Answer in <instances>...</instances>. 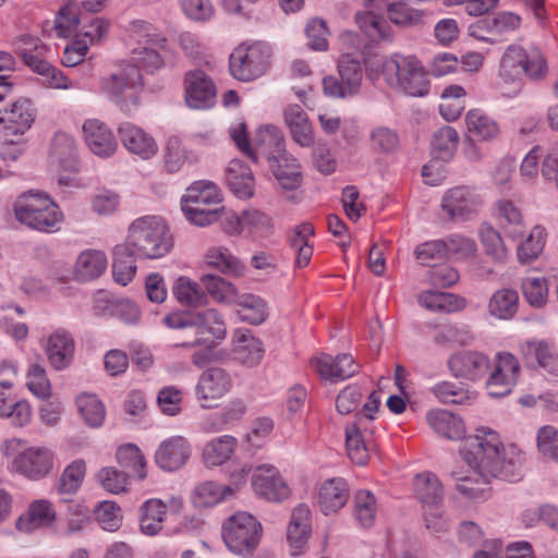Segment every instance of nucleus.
<instances>
[{"instance_id": "f257e3e1", "label": "nucleus", "mask_w": 558, "mask_h": 558, "mask_svg": "<svg viewBox=\"0 0 558 558\" xmlns=\"http://www.w3.org/2000/svg\"><path fill=\"white\" fill-rule=\"evenodd\" d=\"M463 460L477 472L481 481L473 477H459L457 490L469 500L488 498L487 484L490 477L505 481H517L521 476L523 452L514 445L504 447L498 434L492 429L478 428L474 436L469 437L460 449Z\"/></svg>"}, {"instance_id": "f03ea898", "label": "nucleus", "mask_w": 558, "mask_h": 558, "mask_svg": "<svg viewBox=\"0 0 558 558\" xmlns=\"http://www.w3.org/2000/svg\"><path fill=\"white\" fill-rule=\"evenodd\" d=\"M122 244L138 258L157 259L171 251L173 240L168 225L161 217L144 216L129 226L125 242Z\"/></svg>"}, {"instance_id": "7ed1b4c3", "label": "nucleus", "mask_w": 558, "mask_h": 558, "mask_svg": "<svg viewBox=\"0 0 558 558\" xmlns=\"http://www.w3.org/2000/svg\"><path fill=\"white\" fill-rule=\"evenodd\" d=\"M547 71L546 59L537 47L525 49L519 44H511L500 59L498 76L505 86L511 87L509 94L517 95L523 75L532 81H541Z\"/></svg>"}, {"instance_id": "20e7f679", "label": "nucleus", "mask_w": 558, "mask_h": 558, "mask_svg": "<svg viewBox=\"0 0 558 558\" xmlns=\"http://www.w3.org/2000/svg\"><path fill=\"white\" fill-rule=\"evenodd\" d=\"M100 92L122 112L132 114L141 105L144 81L136 65L124 62L101 77Z\"/></svg>"}, {"instance_id": "39448f33", "label": "nucleus", "mask_w": 558, "mask_h": 558, "mask_svg": "<svg viewBox=\"0 0 558 558\" xmlns=\"http://www.w3.org/2000/svg\"><path fill=\"white\" fill-rule=\"evenodd\" d=\"M381 74L393 89L412 97L428 94V74L418 59L413 56L393 54L381 63Z\"/></svg>"}, {"instance_id": "423d86ee", "label": "nucleus", "mask_w": 558, "mask_h": 558, "mask_svg": "<svg viewBox=\"0 0 558 558\" xmlns=\"http://www.w3.org/2000/svg\"><path fill=\"white\" fill-rule=\"evenodd\" d=\"M165 324L171 329H189L195 335L194 340L182 341L175 347L195 348L211 342V339L221 340L227 335L226 324L221 314L214 308L204 312H177L163 318Z\"/></svg>"}, {"instance_id": "0eeeda50", "label": "nucleus", "mask_w": 558, "mask_h": 558, "mask_svg": "<svg viewBox=\"0 0 558 558\" xmlns=\"http://www.w3.org/2000/svg\"><path fill=\"white\" fill-rule=\"evenodd\" d=\"M16 219L31 229L40 232H56L63 220L59 206L46 194L27 192L14 204Z\"/></svg>"}, {"instance_id": "6e6552de", "label": "nucleus", "mask_w": 558, "mask_h": 558, "mask_svg": "<svg viewBox=\"0 0 558 558\" xmlns=\"http://www.w3.org/2000/svg\"><path fill=\"white\" fill-rule=\"evenodd\" d=\"M220 202L221 194L215 183L196 181L187 187L182 196L181 207L190 222L198 227H206L219 219L220 208L218 205Z\"/></svg>"}, {"instance_id": "1a4fd4ad", "label": "nucleus", "mask_w": 558, "mask_h": 558, "mask_svg": "<svg viewBox=\"0 0 558 558\" xmlns=\"http://www.w3.org/2000/svg\"><path fill=\"white\" fill-rule=\"evenodd\" d=\"M16 51L24 63L41 76L43 84L49 88H77V84L69 80L63 72L52 65L46 58L49 48L31 35H23L16 43Z\"/></svg>"}, {"instance_id": "9d476101", "label": "nucleus", "mask_w": 558, "mask_h": 558, "mask_svg": "<svg viewBox=\"0 0 558 558\" xmlns=\"http://www.w3.org/2000/svg\"><path fill=\"white\" fill-rule=\"evenodd\" d=\"M263 534L259 521L246 511H238L225 520L221 535L230 551L251 556L257 548Z\"/></svg>"}, {"instance_id": "9b49d317", "label": "nucleus", "mask_w": 558, "mask_h": 558, "mask_svg": "<svg viewBox=\"0 0 558 558\" xmlns=\"http://www.w3.org/2000/svg\"><path fill=\"white\" fill-rule=\"evenodd\" d=\"M269 59L270 47L268 45L264 43L242 44L230 54V73L239 81H253L266 72Z\"/></svg>"}, {"instance_id": "f8f14e48", "label": "nucleus", "mask_w": 558, "mask_h": 558, "mask_svg": "<svg viewBox=\"0 0 558 558\" xmlns=\"http://www.w3.org/2000/svg\"><path fill=\"white\" fill-rule=\"evenodd\" d=\"M482 205V196L475 189L459 185L444 193L440 207L448 221L462 222L477 215Z\"/></svg>"}, {"instance_id": "ddd939ff", "label": "nucleus", "mask_w": 558, "mask_h": 558, "mask_svg": "<svg viewBox=\"0 0 558 558\" xmlns=\"http://www.w3.org/2000/svg\"><path fill=\"white\" fill-rule=\"evenodd\" d=\"M519 352L526 367L558 377V350L550 339L531 338L519 345Z\"/></svg>"}, {"instance_id": "4468645a", "label": "nucleus", "mask_w": 558, "mask_h": 558, "mask_svg": "<svg viewBox=\"0 0 558 558\" xmlns=\"http://www.w3.org/2000/svg\"><path fill=\"white\" fill-rule=\"evenodd\" d=\"M520 374L521 365L518 359L510 352H498L493 371L486 381L488 395L494 398L509 395L517 385Z\"/></svg>"}, {"instance_id": "2eb2a0df", "label": "nucleus", "mask_w": 558, "mask_h": 558, "mask_svg": "<svg viewBox=\"0 0 558 558\" xmlns=\"http://www.w3.org/2000/svg\"><path fill=\"white\" fill-rule=\"evenodd\" d=\"M231 375L223 368L209 367L204 371L195 386L196 399L203 409H211L232 388Z\"/></svg>"}, {"instance_id": "dca6fc26", "label": "nucleus", "mask_w": 558, "mask_h": 558, "mask_svg": "<svg viewBox=\"0 0 558 558\" xmlns=\"http://www.w3.org/2000/svg\"><path fill=\"white\" fill-rule=\"evenodd\" d=\"M252 487L258 497L271 502H282L291 494L287 481L278 469L270 464H263L255 469L252 475Z\"/></svg>"}, {"instance_id": "f3484780", "label": "nucleus", "mask_w": 558, "mask_h": 558, "mask_svg": "<svg viewBox=\"0 0 558 558\" xmlns=\"http://www.w3.org/2000/svg\"><path fill=\"white\" fill-rule=\"evenodd\" d=\"M49 365L57 372L70 367L74 360L75 341L70 331L58 328L40 340Z\"/></svg>"}, {"instance_id": "a211bd4d", "label": "nucleus", "mask_w": 558, "mask_h": 558, "mask_svg": "<svg viewBox=\"0 0 558 558\" xmlns=\"http://www.w3.org/2000/svg\"><path fill=\"white\" fill-rule=\"evenodd\" d=\"M53 460V453L49 448L29 447L14 458L13 468L23 476L38 481L50 473Z\"/></svg>"}, {"instance_id": "6ab92c4d", "label": "nucleus", "mask_w": 558, "mask_h": 558, "mask_svg": "<svg viewBox=\"0 0 558 558\" xmlns=\"http://www.w3.org/2000/svg\"><path fill=\"white\" fill-rule=\"evenodd\" d=\"M217 89L213 80L202 70H192L184 77V96L192 109H207L216 102Z\"/></svg>"}, {"instance_id": "aec40b11", "label": "nucleus", "mask_w": 558, "mask_h": 558, "mask_svg": "<svg viewBox=\"0 0 558 558\" xmlns=\"http://www.w3.org/2000/svg\"><path fill=\"white\" fill-rule=\"evenodd\" d=\"M118 135L123 147L142 160H149L158 153V144L151 134L132 122H122Z\"/></svg>"}, {"instance_id": "412c9836", "label": "nucleus", "mask_w": 558, "mask_h": 558, "mask_svg": "<svg viewBox=\"0 0 558 558\" xmlns=\"http://www.w3.org/2000/svg\"><path fill=\"white\" fill-rule=\"evenodd\" d=\"M448 366L454 377L475 381L485 377L490 368V361L482 352L465 350L452 354Z\"/></svg>"}, {"instance_id": "4be33fe9", "label": "nucleus", "mask_w": 558, "mask_h": 558, "mask_svg": "<svg viewBox=\"0 0 558 558\" xmlns=\"http://www.w3.org/2000/svg\"><path fill=\"white\" fill-rule=\"evenodd\" d=\"M521 16L512 12H500L494 17L482 19L471 25L470 33L478 40L495 44L496 36L518 29Z\"/></svg>"}, {"instance_id": "5701e85b", "label": "nucleus", "mask_w": 558, "mask_h": 558, "mask_svg": "<svg viewBox=\"0 0 558 558\" xmlns=\"http://www.w3.org/2000/svg\"><path fill=\"white\" fill-rule=\"evenodd\" d=\"M192 448L183 436L165 439L155 452V462L163 471L173 472L181 469L190 459Z\"/></svg>"}, {"instance_id": "b1692460", "label": "nucleus", "mask_w": 558, "mask_h": 558, "mask_svg": "<svg viewBox=\"0 0 558 558\" xmlns=\"http://www.w3.org/2000/svg\"><path fill=\"white\" fill-rule=\"evenodd\" d=\"M252 147L255 157L253 160L264 157L270 165L287 155L282 132L275 125L257 129Z\"/></svg>"}, {"instance_id": "393cba45", "label": "nucleus", "mask_w": 558, "mask_h": 558, "mask_svg": "<svg viewBox=\"0 0 558 558\" xmlns=\"http://www.w3.org/2000/svg\"><path fill=\"white\" fill-rule=\"evenodd\" d=\"M83 134L88 148L98 157L109 158L118 148L112 131L98 119L86 120L83 124Z\"/></svg>"}, {"instance_id": "a878e982", "label": "nucleus", "mask_w": 558, "mask_h": 558, "mask_svg": "<svg viewBox=\"0 0 558 558\" xmlns=\"http://www.w3.org/2000/svg\"><path fill=\"white\" fill-rule=\"evenodd\" d=\"M35 120L31 102L19 99L9 108L0 110V125L5 135H23L28 131Z\"/></svg>"}, {"instance_id": "bb28decb", "label": "nucleus", "mask_w": 558, "mask_h": 558, "mask_svg": "<svg viewBox=\"0 0 558 558\" xmlns=\"http://www.w3.org/2000/svg\"><path fill=\"white\" fill-rule=\"evenodd\" d=\"M313 363L320 377L332 383L345 380L359 372V365L354 362L352 355L345 353L336 357L323 354Z\"/></svg>"}, {"instance_id": "cd10ccee", "label": "nucleus", "mask_w": 558, "mask_h": 558, "mask_svg": "<svg viewBox=\"0 0 558 558\" xmlns=\"http://www.w3.org/2000/svg\"><path fill=\"white\" fill-rule=\"evenodd\" d=\"M345 447L348 457L357 465H365L373 449L372 432L365 424L354 422L345 427Z\"/></svg>"}, {"instance_id": "c85d7f7f", "label": "nucleus", "mask_w": 558, "mask_h": 558, "mask_svg": "<svg viewBox=\"0 0 558 558\" xmlns=\"http://www.w3.org/2000/svg\"><path fill=\"white\" fill-rule=\"evenodd\" d=\"M349 500V485L341 477L325 481L319 487L317 505L325 515L338 512Z\"/></svg>"}, {"instance_id": "c756f323", "label": "nucleus", "mask_w": 558, "mask_h": 558, "mask_svg": "<svg viewBox=\"0 0 558 558\" xmlns=\"http://www.w3.org/2000/svg\"><path fill=\"white\" fill-rule=\"evenodd\" d=\"M235 359L242 364L254 366L264 356L262 341L255 338L250 329H236L232 337Z\"/></svg>"}, {"instance_id": "7c9ffc66", "label": "nucleus", "mask_w": 558, "mask_h": 558, "mask_svg": "<svg viewBox=\"0 0 558 558\" xmlns=\"http://www.w3.org/2000/svg\"><path fill=\"white\" fill-rule=\"evenodd\" d=\"M284 121L292 138L302 147H311L314 142L312 124L306 112L299 105H290L284 110Z\"/></svg>"}, {"instance_id": "2f4dec72", "label": "nucleus", "mask_w": 558, "mask_h": 558, "mask_svg": "<svg viewBox=\"0 0 558 558\" xmlns=\"http://www.w3.org/2000/svg\"><path fill=\"white\" fill-rule=\"evenodd\" d=\"M56 519V511L52 505L45 499L31 504L27 512L16 521V529L21 532H32L38 527L50 525Z\"/></svg>"}, {"instance_id": "473e14b6", "label": "nucleus", "mask_w": 558, "mask_h": 558, "mask_svg": "<svg viewBox=\"0 0 558 558\" xmlns=\"http://www.w3.org/2000/svg\"><path fill=\"white\" fill-rule=\"evenodd\" d=\"M167 514L166 504L157 498L146 500L138 509L140 531L146 536H155L162 530Z\"/></svg>"}, {"instance_id": "72a5a7b5", "label": "nucleus", "mask_w": 558, "mask_h": 558, "mask_svg": "<svg viewBox=\"0 0 558 558\" xmlns=\"http://www.w3.org/2000/svg\"><path fill=\"white\" fill-rule=\"evenodd\" d=\"M108 259L99 250H85L76 259L74 276L80 281H90L99 278L107 269Z\"/></svg>"}, {"instance_id": "f704fd0d", "label": "nucleus", "mask_w": 558, "mask_h": 558, "mask_svg": "<svg viewBox=\"0 0 558 558\" xmlns=\"http://www.w3.org/2000/svg\"><path fill=\"white\" fill-rule=\"evenodd\" d=\"M226 181L230 190L239 198H248L254 192V178L248 166L240 160L230 161L227 168Z\"/></svg>"}, {"instance_id": "c9c22d12", "label": "nucleus", "mask_w": 558, "mask_h": 558, "mask_svg": "<svg viewBox=\"0 0 558 558\" xmlns=\"http://www.w3.org/2000/svg\"><path fill=\"white\" fill-rule=\"evenodd\" d=\"M519 310V294L514 289L501 288L495 291L488 300L487 312L490 316L509 320Z\"/></svg>"}, {"instance_id": "e433bc0d", "label": "nucleus", "mask_w": 558, "mask_h": 558, "mask_svg": "<svg viewBox=\"0 0 558 558\" xmlns=\"http://www.w3.org/2000/svg\"><path fill=\"white\" fill-rule=\"evenodd\" d=\"M76 145L74 138L62 131L53 135L50 146V158L61 168L69 171L76 169Z\"/></svg>"}, {"instance_id": "4c0bfd02", "label": "nucleus", "mask_w": 558, "mask_h": 558, "mask_svg": "<svg viewBox=\"0 0 558 558\" xmlns=\"http://www.w3.org/2000/svg\"><path fill=\"white\" fill-rule=\"evenodd\" d=\"M426 418L428 425L445 438L459 439L464 434L462 420L447 410H432Z\"/></svg>"}, {"instance_id": "58836bf2", "label": "nucleus", "mask_w": 558, "mask_h": 558, "mask_svg": "<svg viewBox=\"0 0 558 558\" xmlns=\"http://www.w3.org/2000/svg\"><path fill=\"white\" fill-rule=\"evenodd\" d=\"M238 447L231 435H222L208 441L203 449V460L207 466H219L230 460Z\"/></svg>"}, {"instance_id": "ea45409f", "label": "nucleus", "mask_w": 558, "mask_h": 558, "mask_svg": "<svg viewBox=\"0 0 558 558\" xmlns=\"http://www.w3.org/2000/svg\"><path fill=\"white\" fill-rule=\"evenodd\" d=\"M465 125L469 136L481 142L494 141L499 134L496 121L480 109H473L466 113Z\"/></svg>"}, {"instance_id": "a19ab883", "label": "nucleus", "mask_w": 558, "mask_h": 558, "mask_svg": "<svg viewBox=\"0 0 558 558\" xmlns=\"http://www.w3.org/2000/svg\"><path fill=\"white\" fill-rule=\"evenodd\" d=\"M201 282L207 296L210 295L217 303L231 305L238 301V289L227 279L208 274L202 276Z\"/></svg>"}, {"instance_id": "79ce46f5", "label": "nucleus", "mask_w": 558, "mask_h": 558, "mask_svg": "<svg viewBox=\"0 0 558 558\" xmlns=\"http://www.w3.org/2000/svg\"><path fill=\"white\" fill-rule=\"evenodd\" d=\"M172 293L185 306L198 307L208 304V296L201 284L184 276L174 281Z\"/></svg>"}, {"instance_id": "37998d69", "label": "nucleus", "mask_w": 558, "mask_h": 558, "mask_svg": "<svg viewBox=\"0 0 558 558\" xmlns=\"http://www.w3.org/2000/svg\"><path fill=\"white\" fill-rule=\"evenodd\" d=\"M232 495L233 488L231 486L206 481L195 487L192 499L196 507L207 508L216 506Z\"/></svg>"}, {"instance_id": "c03bdc74", "label": "nucleus", "mask_w": 558, "mask_h": 558, "mask_svg": "<svg viewBox=\"0 0 558 558\" xmlns=\"http://www.w3.org/2000/svg\"><path fill=\"white\" fill-rule=\"evenodd\" d=\"M413 486L416 498L424 505H437L444 498L442 485L432 472L416 474Z\"/></svg>"}, {"instance_id": "a18cd8bd", "label": "nucleus", "mask_w": 558, "mask_h": 558, "mask_svg": "<svg viewBox=\"0 0 558 558\" xmlns=\"http://www.w3.org/2000/svg\"><path fill=\"white\" fill-rule=\"evenodd\" d=\"M134 254L123 244H119L113 251L112 276L117 283L121 286L129 284L136 274V264Z\"/></svg>"}, {"instance_id": "49530a36", "label": "nucleus", "mask_w": 558, "mask_h": 558, "mask_svg": "<svg viewBox=\"0 0 558 558\" xmlns=\"http://www.w3.org/2000/svg\"><path fill=\"white\" fill-rule=\"evenodd\" d=\"M498 219L505 232L512 239L521 238L524 233V221L521 210L513 202L500 199L496 203Z\"/></svg>"}, {"instance_id": "de8ad7c7", "label": "nucleus", "mask_w": 558, "mask_h": 558, "mask_svg": "<svg viewBox=\"0 0 558 558\" xmlns=\"http://www.w3.org/2000/svg\"><path fill=\"white\" fill-rule=\"evenodd\" d=\"M421 306L434 312H457L465 306V300L452 293L425 291L418 295Z\"/></svg>"}, {"instance_id": "09e8293b", "label": "nucleus", "mask_w": 558, "mask_h": 558, "mask_svg": "<svg viewBox=\"0 0 558 558\" xmlns=\"http://www.w3.org/2000/svg\"><path fill=\"white\" fill-rule=\"evenodd\" d=\"M207 266L217 269L225 275L240 276L243 266L240 260L223 246H211L204 255Z\"/></svg>"}, {"instance_id": "8fccbe9b", "label": "nucleus", "mask_w": 558, "mask_h": 558, "mask_svg": "<svg viewBox=\"0 0 558 558\" xmlns=\"http://www.w3.org/2000/svg\"><path fill=\"white\" fill-rule=\"evenodd\" d=\"M270 168L277 181L283 189L293 191L301 185L302 173L300 171V165L295 158L286 155L271 163Z\"/></svg>"}, {"instance_id": "3c124183", "label": "nucleus", "mask_w": 558, "mask_h": 558, "mask_svg": "<svg viewBox=\"0 0 558 558\" xmlns=\"http://www.w3.org/2000/svg\"><path fill=\"white\" fill-rule=\"evenodd\" d=\"M425 12L410 5L409 0H393L388 7L389 20L400 27H413L423 22Z\"/></svg>"}, {"instance_id": "603ef678", "label": "nucleus", "mask_w": 558, "mask_h": 558, "mask_svg": "<svg viewBox=\"0 0 558 558\" xmlns=\"http://www.w3.org/2000/svg\"><path fill=\"white\" fill-rule=\"evenodd\" d=\"M356 24L372 40L387 39L390 37V26L381 14L374 11L357 12Z\"/></svg>"}, {"instance_id": "864d4df0", "label": "nucleus", "mask_w": 558, "mask_h": 558, "mask_svg": "<svg viewBox=\"0 0 558 558\" xmlns=\"http://www.w3.org/2000/svg\"><path fill=\"white\" fill-rule=\"evenodd\" d=\"M239 306L238 313L242 320L253 325L264 323L268 316L266 302L257 295L244 294L238 296L235 302Z\"/></svg>"}, {"instance_id": "5fc2aeb1", "label": "nucleus", "mask_w": 558, "mask_h": 558, "mask_svg": "<svg viewBox=\"0 0 558 558\" xmlns=\"http://www.w3.org/2000/svg\"><path fill=\"white\" fill-rule=\"evenodd\" d=\"M77 410L84 422L90 427H99L106 416V410L102 402L92 393H81L76 398Z\"/></svg>"}, {"instance_id": "6e6d98bb", "label": "nucleus", "mask_w": 558, "mask_h": 558, "mask_svg": "<svg viewBox=\"0 0 558 558\" xmlns=\"http://www.w3.org/2000/svg\"><path fill=\"white\" fill-rule=\"evenodd\" d=\"M117 461L125 470H129L133 476L138 480L146 477L145 458L140 448L133 444H126L118 448Z\"/></svg>"}, {"instance_id": "4d7b16f0", "label": "nucleus", "mask_w": 558, "mask_h": 558, "mask_svg": "<svg viewBox=\"0 0 558 558\" xmlns=\"http://www.w3.org/2000/svg\"><path fill=\"white\" fill-rule=\"evenodd\" d=\"M521 290L525 301L534 308H542L548 301V283L545 277H526Z\"/></svg>"}, {"instance_id": "13d9d810", "label": "nucleus", "mask_w": 558, "mask_h": 558, "mask_svg": "<svg viewBox=\"0 0 558 558\" xmlns=\"http://www.w3.org/2000/svg\"><path fill=\"white\" fill-rule=\"evenodd\" d=\"M480 238L485 253L495 262L504 264L508 259V251L499 232L489 225L480 229Z\"/></svg>"}, {"instance_id": "bf43d9fd", "label": "nucleus", "mask_w": 558, "mask_h": 558, "mask_svg": "<svg viewBox=\"0 0 558 558\" xmlns=\"http://www.w3.org/2000/svg\"><path fill=\"white\" fill-rule=\"evenodd\" d=\"M26 386L39 399H48L51 396V384L47 376V371L40 362H34L28 365Z\"/></svg>"}, {"instance_id": "052dcab7", "label": "nucleus", "mask_w": 558, "mask_h": 558, "mask_svg": "<svg viewBox=\"0 0 558 558\" xmlns=\"http://www.w3.org/2000/svg\"><path fill=\"white\" fill-rule=\"evenodd\" d=\"M86 473L84 460L77 459L69 464L60 476L58 493L60 495H74L81 487Z\"/></svg>"}, {"instance_id": "680f3d73", "label": "nucleus", "mask_w": 558, "mask_h": 558, "mask_svg": "<svg viewBox=\"0 0 558 558\" xmlns=\"http://www.w3.org/2000/svg\"><path fill=\"white\" fill-rule=\"evenodd\" d=\"M377 512L375 496L366 489H361L354 495V515L363 527H371L374 524Z\"/></svg>"}, {"instance_id": "e2e57ef3", "label": "nucleus", "mask_w": 558, "mask_h": 558, "mask_svg": "<svg viewBox=\"0 0 558 558\" xmlns=\"http://www.w3.org/2000/svg\"><path fill=\"white\" fill-rule=\"evenodd\" d=\"M369 145L376 154H392L399 147V135L393 129L378 125L371 130Z\"/></svg>"}, {"instance_id": "0e129e2a", "label": "nucleus", "mask_w": 558, "mask_h": 558, "mask_svg": "<svg viewBox=\"0 0 558 558\" xmlns=\"http://www.w3.org/2000/svg\"><path fill=\"white\" fill-rule=\"evenodd\" d=\"M338 73L341 82L347 86L353 95L359 92L363 78V71L360 62L349 54H344L339 59Z\"/></svg>"}, {"instance_id": "69168bd1", "label": "nucleus", "mask_w": 558, "mask_h": 558, "mask_svg": "<svg viewBox=\"0 0 558 558\" xmlns=\"http://www.w3.org/2000/svg\"><path fill=\"white\" fill-rule=\"evenodd\" d=\"M545 238V229L541 226H535L527 238L518 246L520 263H529L535 259L544 248Z\"/></svg>"}, {"instance_id": "338daca9", "label": "nucleus", "mask_w": 558, "mask_h": 558, "mask_svg": "<svg viewBox=\"0 0 558 558\" xmlns=\"http://www.w3.org/2000/svg\"><path fill=\"white\" fill-rule=\"evenodd\" d=\"M459 135L451 126L439 129L433 136L432 148L438 158H450L458 147Z\"/></svg>"}, {"instance_id": "774afa93", "label": "nucleus", "mask_w": 558, "mask_h": 558, "mask_svg": "<svg viewBox=\"0 0 558 558\" xmlns=\"http://www.w3.org/2000/svg\"><path fill=\"white\" fill-rule=\"evenodd\" d=\"M536 447L544 459L558 462V428L550 425L542 426L537 430Z\"/></svg>"}]
</instances>
